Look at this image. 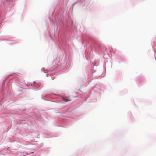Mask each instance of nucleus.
Returning a JSON list of instances; mask_svg holds the SVG:
<instances>
[{"label": "nucleus", "instance_id": "f257e3e1", "mask_svg": "<svg viewBox=\"0 0 156 156\" xmlns=\"http://www.w3.org/2000/svg\"><path fill=\"white\" fill-rule=\"evenodd\" d=\"M62 99L63 101H65V102H67L68 101H69L71 100L70 99L66 97H62Z\"/></svg>", "mask_w": 156, "mask_h": 156}, {"label": "nucleus", "instance_id": "f03ea898", "mask_svg": "<svg viewBox=\"0 0 156 156\" xmlns=\"http://www.w3.org/2000/svg\"><path fill=\"white\" fill-rule=\"evenodd\" d=\"M44 72H47V71H44Z\"/></svg>", "mask_w": 156, "mask_h": 156}]
</instances>
